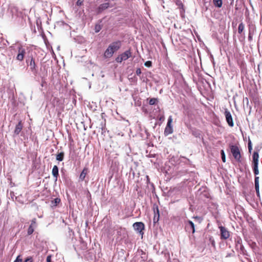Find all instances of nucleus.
<instances>
[{
  "instance_id": "2f4dec72",
  "label": "nucleus",
  "mask_w": 262,
  "mask_h": 262,
  "mask_svg": "<svg viewBox=\"0 0 262 262\" xmlns=\"http://www.w3.org/2000/svg\"><path fill=\"white\" fill-rule=\"evenodd\" d=\"M136 74L137 75H140L141 74V69H139V68L137 69V70H136Z\"/></svg>"
},
{
  "instance_id": "20e7f679",
  "label": "nucleus",
  "mask_w": 262,
  "mask_h": 262,
  "mask_svg": "<svg viewBox=\"0 0 262 262\" xmlns=\"http://www.w3.org/2000/svg\"><path fill=\"white\" fill-rule=\"evenodd\" d=\"M172 122V118L171 116H169L168 119L167 123L165 128L164 134L165 136H168L173 132L172 126L171 123Z\"/></svg>"
},
{
  "instance_id": "aec40b11",
  "label": "nucleus",
  "mask_w": 262,
  "mask_h": 262,
  "mask_svg": "<svg viewBox=\"0 0 262 262\" xmlns=\"http://www.w3.org/2000/svg\"><path fill=\"white\" fill-rule=\"evenodd\" d=\"M255 187L257 193H259L258 177H256L255 178Z\"/></svg>"
},
{
  "instance_id": "412c9836",
  "label": "nucleus",
  "mask_w": 262,
  "mask_h": 262,
  "mask_svg": "<svg viewBox=\"0 0 262 262\" xmlns=\"http://www.w3.org/2000/svg\"><path fill=\"white\" fill-rule=\"evenodd\" d=\"M158 102V99L157 98H151L149 101V104L150 105H154L156 103V102Z\"/></svg>"
},
{
  "instance_id": "bb28decb",
  "label": "nucleus",
  "mask_w": 262,
  "mask_h": 262,
  "mask_svg": "<svg viewBox=\"0 0 262 262\" xmlns=\"http://www.w3.org/2000/svg\"><path fill=\"white\" fill-rule=\"evenodd\" d=\"M252 143H251V140L249 139V141H248V149H249V152H251V150H252Z\"/></svg>"
},
{
  "instance_id": "ddd939ff",
  "label": "nucleus",
  "mask_w": 262,
  "mask_h": 262,
  "mask_svg": "<svg viewBox=\"0 0 262 262\" xmlns=\"http://www.w3.org/2000/svg\"><path fill=\"white\" fill-rule=\"evenodd\" d=\"M23 128V125L20 122H19L16 125L14 132V133L16 135H18L21 132Z\"/></svg>"
},
{
  "instance_id": "a878e982",
  "label": "nucleus",
  "mask_w": 262,
  "mask_h": 262,
  "mask_svg": "<svg viewBox=\"0 0 262 262\" xmlns=\"http://www.w3.org/2000/svg\"><path fill=\"white\" fill-rule=\"evenodd\" d=\"M221 156H222V159L223 162H226V158H225V154L223 150H222L221 151Z\"/></svg>"
},
{
  "instance_id": "393cba45",
  "label": "nucleus",
  "mask_w": 262,
  "mask_h": 262,
  "mask_svg": "<svg viewBox=\"0 0 262 262\" xmlns=\"http://www.w3.org/2000/svg\"><path fill=\"white\" fill-rule=\"evenodd\" d=\"M101 29V26L100 25H96L95 27V30L96 33L99 32Z\"/></svg>"
},
{
  "instance_id": "f3484780",
  "label": "nucleus",
  "mask_w": 262,
  "mask_h": 262,
  "mask_svg": "<svg viewBox=\"0 0 262 262\" xmlns=\"http://www.w3.org/2000/svg\"><path fill=\"white\" fill-rule=\"evenodd\" d=\"M29 66L31 71H34L35 69V63L34 60L32 58L30 62Z\"/></svg>"
},
{
  "instance_id": "f03ea898",
  "label": "nucleus",
  "mask_w": 262,
  "mask_h": 262,
  "mask_svg": "<svg viewBox=\"0 0 262 262\" xmlns=\"http://www.w3.org/2000/svg\"><path fill=\"white\" fill-rule=\"evenodd\" d=\"M253 170L254 173L255 175L258 174V158L259 155L257 151H254L253 155Z\"/></svg>"
},
{
  "instance_id": "1a4fd4ad",
  "label": "nucleus",
  "mask_w": 262,
  "mask_h": 262,
  "mask_svg": "<svg viewBox=\"0 0 262 262\" xmlns=\"http://www.w3.org/2000/svg\"><path fill=\"white\" fill-rule=\"evenodd\" d=\"M133 227L135 230L141 233L144 229V225L142 222H136L133 224Z\"/></svg>"
},
{
  "instance_id": "f257e3e1",
  "label": "nucleus",
  "mask_w": 262,
  "mask_h": 262,
  "mask_svg": "<svg viewBox=\"0 0 262 262\" xmlns=\"http://www.w3.org/2000/svg\"><path fill=\"white\" fill-rule=\"evenodd\" d=\"M121 47L120 41H116L111 43L104 53L105 58H110L113 54L118 51Z\"/></svg>"
},
{
  "instance_id": "a211bd4d",
  "label": "nucleus",
  "mask_w": 262,
  "mask_h": 262,
  "mask_svg": "<svg viewBox=\"0 0 262 262\" xmlns=\"http://www.w3.org/2000/svg\"><path fill=\"white\" fill-rule=\"evenodd\" d=\"M213 2L214 5L217 7L220 8L222 6V0H213Z\"/></svg>"
},
{
  "instance_id": "c85d7f7f",
  "label": "nucleus",
  "mask_w": 262,
  "mask_h": 262,
  "mask_svg": "<svg viewBox=\"0 0 262 262\" xmlns=\"http://www.w3.org/2000/svg\"><path fill=\"white\" fill-rule=\"evenodd\" d=\"M32 261H33V259L31 257H29L27 258L25 261V262H32Z\"/></svg>"
},
{
  "instance_id": "39448f33",
  "label": "nucleus",
  "mask_w": 262,
  "mask_h": 262,
  "mask_svg": "<svg viewBox=\"0 0 262 262\" xmlns=\"http://www.w3.org/2000/svg\"><path fill=\"white\" fill-rule=\"evenodd\" d=\"M221 232V238L222 239H226L230 236V233L228 230L223 226L219 227Z\"/></svg>"
},
{
  "instance_id": "7c9ffc66",
  "label": "nucleus",
  "mask_w": 262,
  "mask_h": 262,
  "mask_svg": "<svg viewBox=\"0 0 262 262\" xmlns=\"http://www.w3.org/2000/svg\"><path fill=\"white\" fill-rule=\"evenodd\" d=\"M22 259L20 258V256H18L14 262H21Z\"/></svg>"
},
{
  "instance_id": "7ed1b4c3",
  "label": "nucleus",
  "mask_w": 262,
  "mask_h": 262,
  "mask_svg": "<svg viewBox=\"0 0 262 262\" xmlns=\"http://www.w3.org/2000/svg\"><path fill=\"white\" fill-rule=\"evenodd\" d=\"M132 55L131 52L129 50H127L122 54L119 55L116 58V61L117 62L120 63L123 60H126L129 58Z\"/></svg>"
},
{
  "instance_id": "5701e85b",
  "label": "nucleus",
  "mask_w": 262,
  "mask_h": 262,
  "mask_svg": "<svg viewBox=\"0 0 262 262\" xmlns=\"http://www.w3.org/2000/svg\"><path fill=\"white\" fill-rule=\"evenodd\" d=\"M244 25L243 23L240 24L238 29V33H242L244 29Z\"/></svg>"
},
{
  "instance_id": "6e6552de",
  "label": "nucleus",
  "mask_w": 262,
  "mask_h": 262,
  "mask_svg": "<svg viewBox=\"0 0 262 262\" xmlns=\"http://www.w3.org/2000/svg\"><path fill=\"white\" fill-rule=\"evenodd\" d=\"M18 53L16 56V59L19 61H22L24 59L26 53L25 49L20 47L18 48Z\"/></svg>"
},
{
  "instance_id": "cd10ccee",
  "label": "nucleus",
  "mask_w": 262,
  "mask_h": 262,
  "mask_svg": "<svg viewBox=\"0 0 262 262\" xmlns=\"http://www.w3.org/2000/svg\"><path fill=\"white\" fill-rule=\"evenodd\" d=\"M144 65L147 67H150L151 66V62L150 61H147L145 62Z\"/></svg>"
},
{
  "instance_id": "dca6fc26",
  "label": "nucleus",
  "mask_w": 262,
  "mask_h": 262,
  "mask_svg": "<svg viewBox=\"0 0 262 262\" xmlns=\"http://www.w3.org/2000/svg\"><path fill=\"white\" fill-rule=\"evenodd\" d=\"M64 154L63 152H60L56 156V160L59 161H62L63 160Z\"/></svg>"
},
{
  "instance_id": "9b49d317",
  "label": "nucleus",
  "mask_w": 262,
  "mask_h": 262,
  "mask_svg": "<svg viewBox=\"0 0 262 262\" xmlns=\"http://www.w3.org/2000/svg\"><path fill=\"white\" fill-rule=\"evenodd\" d=\"M187 230L189 232L191 231L192 233H194L195 232V228H194V225L193 223L191 221H188V224L186 225V227Z\"/></svg>"
},
{
  "instance_id": "c756f323",
  "label": "nucleus",
  "mask_w": 262,
  "mask_h": 262,
  "mask_svg": "<svg viewBox=\"0 0 262 262\" xmlns=\"http://www.w3.org/2000/svg\"><path fill=\"white\" fill-rule=\"evenodd\" d=\"M83 1L82 0H78L76 2V5L77 6H81L82 3H83Z\"/></svg>"
},
{
  "instance_id": "6ab92c4d",
  "label": "nucleus",
  "mask_w": 262,
  "mask_h": 262,
  "mask_svg": "<svg viewBox=\"0 0 262 262\" xmlns=\"http://www.w3.org/2000/svg\"><path fill=\"white\" fill-rule=\"evenodd\" d=\"M108 6L109 5L108 3H104L101 4L99 7V11L100 12L102 10L107 9L108 7Z\"/></svg>"
},
{
  "instance_id": "72a5a7b5",
  "label": "nucleus",
  "mask_w": 262,
  "mask_h": 262,
  "mask_svg": "<svg viewBox=\"0 0 262 262\" xmlns=\"http://www.w3.org/2000/svg\"><path fill=\"white\" fill-rule=\"evenodd\" d=\"M192 134H193V135L194 136H195V137H198V136H199V135H200V134H199V133H196V132L195 133V132H193Z\"/></svg>"
},
{
  "instance_id": "473e14b6",
  "label": "nucleus",
  "mask_w": 262,
  "mask_h": 262,
  "mask_svg": "<svg viewBox=\"0 0 262 262\" xmlns=\"http://www.w3.org/2000/svg\"><path fill=\"white\" fill-rule=\"evenodd\" d=\"M54 201L55 204L56 205V204H58L60 202V200L59 199H58V198H56V199H54Z\"/></svg>"
},
{
  "instance_id": "4468645a",
  "label": "nucleus",
  "mask_w": 262,
  "mask_h": 262,
  "mask_svg": "<svg viewBox=\"0 0 262 262\" xmlns=\"http://www.w3.org/2000/svg\"><path fill=\"white\" fill-rule=\"evenodd\" d=\"M52 173L54 178H55V180L56 181L59 175L58 174V168L56 165L53 166Z\"/></svg>"
},
{
  "instance_id": "f8f14e48",
  "label": "nucleus",
  "mask_w": 262,
  "mask_h": 262,
  "mask_svg": "<svg viewBox=\"0 0 262 262\" xmlns=\"http://www.w3.org/2000/svg\"><path fill=\"white\" fill-rule=\"evenodd\" d=\"M254 32H255V26L253 25H249V35H248L249 40L250 41L252 39V37L254 34Z\"/></svg>"
},
{
  "instance_id": "4be33fe9",
  "label": "nucleus",
  "mask_w": 262,
  "mask_h": 262,
  "mask_svg": "<svg viewBox=\"0 0 262 262\" xmlns=\"http://www.w3.org/2000/svg\"><path fill=\"white\" fill-rule=\"evenodd\" d=\"M159 217H160V214H155L154 215V219H153V221H154V222L155 223H157L159 220Z\"/></svg>"
},
{
  "instance_id": "0eeeda50",
  "label": "nucleus",
  "mask_w": 262,
  "mask_h": 262,
  "mask_svg": "<svg viewBox=\"0 0 262 262\" xmlns=\"http://www.w3.org/2000/svg\"><path fill=\"white\" fill-rule=\"evenodd\" d=\"M230 150L234 158L236 160L239 159L241 155L238 148L236 146L232 145L230 146Z\"/></svg>"
},
{
  "instance_id": "2eb2a0df",
  "label": "nucleus",
  "mask_w": 262,
  "mask_h": 262,
  "mask_svg": "<svg viewBox=\"0 0 262 262\" xmlns=\"http://www.w3.org/2000/svg\"><path fill=\"white\" fill-rule=\"evenodd\" d=\"M87 171H88V168H84L83 169V170L82 171V172H81L80 177H79V179L81 181H83L84 180L85 176L86 175V173H87Z\"/></svg>"
},
{
  "instance_id": "b1692460",
  "label": "nucleus",
  "mask_w": 262,
  "mask_h": 262,
  "mask_svg": "<svg viewBox=\"0 0 262 262\" xmlns=\"http://www.w3.org/2000/svg\"><path fill=\"white\" fill-rule=\"evenodd\" d=\"M154 214H159V210L158 207L157 205H154L153 207Z\"/></svg>"
},
{
  "instance_id": "f704fd0d",
  "label": "nucleus",
  "mask_w": 262,
  "mask_h": 262,
  "mask_svg": "<svg viewBox=\"0 0 262 262\" xmlns=\"http://www.w3.org/2000/svg\"><path fill=\"white\" fill-rule=\"evenodd\" d=\"M47 262H51V258H50V256H48V257H47Z\"/></svg>"
},
{
  "instance_id": "423d86ee",
  "label": "nucleus",
  "mask_w": 262,
  "mask_h": 262,
  "mask_svg": "<svg viewBox=\"0 0 262 262\" xmlns=\"http://www.w3.org/2000/svg\"><path fill=\"white\" fill-rule=\"evenodd\" d=\"M224 114L226 117V121L228 123L229 126L231 127L233 126L234 123L230 112L227 109H226Z\"/></svg>"
},
{
  "instance_id": "9d476101",
  "label": "nucleus",
  "mask_w": 262,
  "mask_h": 262,
  "mask_svg": "<svg viewBox=\"0 0 262 262\" xmlns=\"http://www.w3.org/2000/svg\"><path fill=\"white\" fill-rule=\"evenodd\" d=\"M36 219H33V220H32L31 225H30L28 229L27 233L28 235L32 234L34 231V229L36 227Z\"/></svg>"
}]
</instances>
